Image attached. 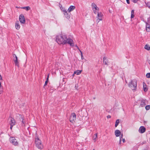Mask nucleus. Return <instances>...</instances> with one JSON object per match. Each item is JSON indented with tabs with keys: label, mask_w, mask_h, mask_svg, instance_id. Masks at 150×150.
<instances>
[{
	"label": "nucleus",
	"mask_w": 150,
	"mask_h": 150,
	"mask_svg": "<svg viewBox=\"0 0 150 150\" xmlns=\"http://www.w3.org/2000/svg\"><path fill=\"white\" fill-rule=\"evenodd\" d=\"M56 40L59 44L64 45L68 43L70 46L73 47L74 46L73 40L71 39L67 38L65 35L57 36Z\"/></svg>",
	"instance_id": "1"
},
{
	"label": "nucleus",
	"mask_w": 150,
	"mask_h": 150,
	"mask_svg": "<svg viewBox=\"0 0 150 150\" xmlns=\"http://www.w3.org/2000/svg\"><path fill=\"white\" fill-rule=\"evenodd\" d=\"M35 144L36 146L38 149H43V145L42 144L41 141L38 137L35 139Z\"/></svg>",
	"instance_id": "2"
},
{
	"label": "nucleus",
	"mask_w": 150,
	"mask_h": 150,
	"mask_svg": "<svg viewBox=\"0 0 150 150\" xmlns=\"http://www.w3.org/2000/svg\"><path fill=\"white\" fill-rule=\"evenodd\" d=\"M137 82L135 80H132L129 84V86L133 90H135L137 89Z\"/></svg>",
	"instance_id": "3"
},
{
	"label": "nucleus",
	"mask_w": 150,
	"mask_h": 150,
	"mask_svg": "<svg viewBox=\"0 0 150 150\" xmlns=\"http://www.w3.org/2000/svg\"><path fill=\"white\" fill-rule=\"evenodd\" d=\"M91 6L94 13L96 14L97 13L99 12V8L97 6L96 4L94 3H92L91 4Z\"/></svg>",
	"instance_id": "4"
},
{
	"label": "nucleus",
	"mask_w": 150,
	"mask_h": 150,
	"mask_svg": "<svg viewBox=\"0 0 150 150\" xmlns=\"http://www.w3.org/2000/svg\"><path fill=\"white\" fill-rule=\"evenodd\" d=\"M10 141L11 143L15 146H18V143L16 139L14 137H11Z\"/></svg>",
	"instance_id": "5"
},
{
	"label": "nucleus",
	"mask_w": 150,
	"mask_h": 150,
	"mask_svg": "<svg viewBox=\"0 0 150 150\" xmlns=\"http://www.w3.org/2000/svg\"><path fill=\"white\" fill-rule=\"evenodd\" d=\"M76 115L74 113H72L70 117V121L73 123L76 119Z\"/></svg>",
	"instance_id": "6"
},
{
	"label": "nucleus",
	"mask_w": 150,
	"mask_h": 150,
	"mask_svg": "<svg viewBox=\"0 0 150 150\" xmlns=\"http://www.w3.org/2000/svg\"><path fill=\"white\" fill-rule=\"evenodd\" d=\"M10 125H14L16 124V121L15 119L11 116H10L8 119Z\"/></svg>",
	"instance_id": "7"
},
{
	"label": "nucleus",
	"mask_w": 150,
	"mask_h": 150,
	"mask_svg": "<svg viewBox=\"0 0 150 150\" xmlns=\"http://www.w3.org/2000/svg\"><path fill=\"white\" fill-rule=\"evenodd\" d=\"M97 13H98L97 18L98 19L97 20V21H98V23L100 21L102 20V17L103 16V14L101 12H99Z\"/></svg>",
	"instance_id": "8"
},
{
	"label": "nucleus",
	"mask_w": 150,
	"mask_h": 150,
	"mask_svg": "<svg viewBox=\"0 0 150 150\" xmlns=\"http://www.w3.org/2000/svg\"><path fill=\"white\" fill-rule=\"evenodd\" d=\"M19 20L21 23L24 24L25 23V21L24 16L22 14L20 15L19 16Z\"/></svg>",
	"instance_id": "9"
},
{
	"label": "nucleus",
	"mask_w": 150,
	"mask_h": 150,
	"mask_svg": "<svg viewBox=\"0 0 150 150\" xmlns=\"http://www.w3.org/2000/svg\"><path fill=\"white\" fill-rule=\"evenodd\" d=\"M146 131V128L144 126H141L139 129V132L141 133H143L145 132Z\"/></svg>",
	"instance_id": "10"
},
{
	"label": "nucleus",
	"mask_w": 150,
	"mask_h": 150,
	"mask_svg": "<svg viewBox=\"0 0 150 150\" xmlns=\"http://www.w3.org/2000/svg\"><path fill=\"white\" fill-rule=\"evenodd\" d=\"M13 60L14 62L15 66H17L18 67H19V62L18 59V58H16V59L13 58Z\"/></svg>",
	"instance_id": "11"
},
{
	"label": "nucleus",
	"mask_w": 150,
	"mask_h": 150,
	"mask_svg": "<svg viewBox=\"0 0 150 150\" xmlns=\"http://www.w3.org/2000/svg\"><path fill=\"white\" fill-rule=\"evenodd\" d=\"M146 100H142L140 103V106H141V107L144 106L146 105Z\"/></svg>",
	"instance_id": "12"
},
{
	"label": "nucleus",
	"mask_w": 150,
	"mask_h": 150,
	"mask_svg": "<svg viewBox=\"0 0 150 150\" xmlns=\"http://www.w3.org/2000/svg\"><path fill=\"white\" fill-rule=\"evenodd\" d=\"M75 7L73 6H71L68 10V11L70 12L75 9Z\"/></svg>",
	"instance_id": "13"
},
{
	"label": "nucleus",
	"mask_w": 150,
	"mask_h": 150,
	"mask_svg": "<svg viewBox=\"0 0 150 150\" xmlns=\"http://www.w3.org/2000/svg\"><path fill=\"white\" fill-rule=\"evenodd\" d=\"M115 134L116 137H119L121 134V132L119 130H116L115 131Z\"/></svg>",
	"instance_id": "14"
},
{
	"label": "nucleus",
	"mask_w": 150,
	"mask_h": 150,
	"mask_svg": "<svg viewBox=\"0 0 150 150\" xmlns=\"http://www.w3.org/2000/svg\"><path fill=\"white\" fill-rule=\"evenodd\" d=\"M19 119L22 122V125H24V123L25 122V121H24V119H23V117L21 116V115H19Z\"/></svg>",
	"instance_id": "15"
},
{
	"label": "nucleus",
	"mask_w": 150,
	"mask_h": 150,
	"mask_svg": "<svg viewBox=\"0 0 150 150\" xmlns=\"http://www.w3.org/2000/svg\"><path fill=\"white\" fill-rule=\"evenodd\" d=\"M150 26L149 24L148 23H146V31L147 32H149L150 31Z\"/></svg>",
	"instance_id": "16"
},
{
	"label": "nucleus",
	"mask_w": 150,
	"mask_h": 150,
	"mask_svg": "<svg viewBox=\"0 0 150 150\" xmlns=\"http://www.w3.org/2000/svg\"><path fill=\"white\" fill-rule=\"evenodd\" d=\"M103 62L105 65H108V60L106 59V57H104L103 58Z\"/></svg>",
	"instance_id": "17"
},
{
	"label": "nucleus",
	"mask_w": 150,
	"mask_h": 150,
	"mask_svg": "<svg viewBox=\"0 0 150 150\" xmlns=\"http://www.w3.org/2000/svg\"><path fill=\"white\" fill-rule=\"evenodd\" d=\"M143 87L144 91L145 92L147 91L148 90V88L146 87V84L144 82H143Z\"/></svg>",
	"instance_id": "18"
},
{
	"label": "nucleus",
	"mask_w": 150,
	"mask_h": 150,
	"mask_svg": "<svg viewBox=\"0 0 150 150\" xmlns=\"http://www.w3.org/2000/svg\"><path fill=\"white\" fill-rule=\"evenodd\" d=\"M20 25L19 24L18 21H16L15 24V28L17 30H19L20 28Z\"/></svg>",
	"instance_id": "19"
},
{
	"label": "nucleus",
	"mask_w": 150,
	"mask_h": 150,
	"mask_svg": "<svg viewBox=\"0 0 150 150\" xmlns=\"http://www.w3.org/2000/svg\"><path fill=\"white\" fill-rule=\"evenodd\" d=\"M82 71V70H77L74 71L73 74H76V75H79L81 73Z\"/></svg>",
	"instance_id": "20"
},
{
	"label": "nucleus",
	"mask_w": 150,
	"mask_h": 150,
	"mask_svg": "<svg viewBox=\"0 0 150 150\" xmlns=\"http://www.w3.org/2000/svg\"><path fill=\"white\" fill-rule=\"evenodd\" d=\"M97 137V134L96 133L94 134L93 136V139L94 142H95L96 141V139Z\"/></svg>",
	"instance_id": "21"
},
{
	"label": "nucleus",
	"mask_w": 150,
	"mask_h": 150,
	"mask_svg": "<svg viewBox=\"0 0 150 150\" xmlns=\"http://www.w3.org/2000/svg\"><path fill=\"white\" fill-rule=\"evenodd\" d=\"M134 11L133 10H132L131 12V18H134Z\"/></svg>",
	"instance_id": "22"
},
{
	"label": "nucleus",
	"mask_w": 150,
	"mask_h": 150,
	"mask_svg": "<svg viewBox=\"0 0 150 150\" xmlns=\"http://www.w3.org/2000/svg\"><path fill=\"white\" fill-rule=\"evenodd\" d=\"M144 48L147 50H150V46L148 45H146L144 47Z\"/></svg>",
	"instance_id": "23"
},
{
	"label": "nucleus",
	"mask_w": 150,
	"mask_h": 150,
	"mask_svg": "<svg viewBox=\"0 0 150 150\" xmlns=\"http://www.w3.org/2000/svg\"><path fill=\"white\" fill-rule=\"evenodd\" d=\"M119 122L120 120L119 119H117L116 120L115 125V127H116L118 126L119 123Z\"/></svg>",
	"instance_id": "24"
},
{
	"label": "nucleus",
	"mask_w": 150,
	"mask_h": 150,
	"mask_svg": "<svg viewBox=\"0 0 150 150\" xmlns=\"http://www.w3.org/2000/svg\"><path fill=\"white\" fill-rule=\"evenodd\" d=\"M22 8L25 9L26 11H28L30 9V7L28 6L23 7H22Z\"/></svg>",
	"instance_id": "25"
},
{
	"label": "nucleus",
	"mask_w": 150,
	"mask_h": 150,
	"mask_svg": "<svg viewBox=\"0 0 150 150\" xmlns=\"http://www.w3.org/2000/svg\"><path fill=\"white\" fill-rule=\"evenodd\" d=\"M65 16L67 18L69 19L70 18V16L68 14V13H67V14H64Z\"/></svg>",
	"instance_id": "26"
},
{
	"label": "nucleus",
	"mask_w": 150,
	"mask_h": 150,
	"mask_svg": "<svg viewBox=\"0 0 150 150\" xmlns=\"http://www.w3.org/2000/svg\"><path fill=\"white\" fill-rule=\"evenodd\" d=\"M145 109L146 110H149L150 109V105H147L145 107Z\"/></svg>",
	"instance_id": "27"
},
{
	"label": "nucleus",
	"mask_w": 150,
	"mask_h": 150,
	"mask_svg": "<svg viewBox=\"0 0 150 150\" xmlns=\"http://www.w3.org/2000/svg\"><path fill=\"white\" fill-rule=\"evenodd\" d=\"M146 76L147 78H150V73H147L146 75Z\"/></svg>",
	"instance_id": "28"
},
{
	"label": "nucleus",
	"mask_w": 150,
	"mask_h": 150,
	"mask_svg": "<svg viewBox=\"0 0 150 150\" xmlns=\"http://www.w3.org/2000/svg\"><path fill=\"white\" fill-rule=\"evenodd\" d=\"M80 52L81 53V59H83L84 58H83V55L82 52H81V50H80Z\"/></svg>",
	"instance_id": "29"
},
{
	"label": "nucleus",
	"mask_w": 150,
	"mask_h": 150,
	"mask_svg": "<svg viewBox=\"0 0 150 150\" xmlns=\"http://www.w3.org/2000/svg\"><path fill=\"white\" fill-rule=\"evenodd\" d=\"M123 134H121V136H120V140H122V139H123Z\"/></svg>",
	"instance_id": "30"
},
{
	"label": "nucleus",
	"mask_w": 150,
	"mask_h": 150,
	"mask_svg": "<svg viewBox=\"0 0 150 150\" xmlns=\"http://www.w3.org/2000/svg\"><path fill=\"white\" fill-rule=\"evenodd\" d=\"M13 58H14L15 59H16V58H17V57L15 54H13Z\"/></svg>",
	"instance_id": "31"
},
{
	"label": "nucleus",
	"mask_w": 150,
	"mask_h": 150,
	"mask_svg": "<svg viewBox=\"0 0 150 150\" xmlns=\"http://www.w3.org/2000/svg\"><path fill=\"white\" fill-rule=\"evenodd\" d=\"M48 82H47V81H45V84L44 85V87L45 86H46L47 85V83H48Z\"/></svg>",
	"instance_id": "32"
},
{
	"label": "nucleus",
	"mask_w": 150,
	"mask_h": 150,
	"mask_svg": "<svg viewBox=\"0 0 150 150\" xmlns=\"http://www.w3.org/2000/svg\"><path fill=\"white\" fill-rule=\"evenodd\" d=\"M63 12L64 14H66L67 13V11L65 10H63Z\"/></svg>",
	"instance_id": "33"
},
{
	"label": "nucleus",
	"mask_w": 150,
	"mask_h": 150,
	"mask_svg": "<svg viewBox=\"0 0 150 150\" xmlns=\"http://www.w3.org/2000/svg\"><path fill=\"white\" fill-rule=\"evenodd\" d=\"M63 12L64 14H66L67 13V11L65 10H63Z\"/></svg>",
	"instance_id": "34"
},
{
	"label": "nucleus",
	"mask_w": 150,
	"mask_h": 150,
	"mask_svg": "<svg viewBox=\"0 0 150 150\" xmlns=\"http://www.w3.org/2000/svg\"><path fill=\"white\" fill-rule=\"evenodd\" d=\"M49 75V74L47 75V78L46 79V81H47V82H48V81Z\"/></svg>",
	"instance_id": "35"
},
{
	"label": "nucleus",
	"mask_w": 150,
	"mask_h": 150,
	"mask_svg": "<svg viewBox=\"0 0 150 150\" xmlns=\"http://www.w3.org/2000/svg\"><path fill=\"white\" fill-rule=\"evenodd\" d=\"M137 0H132V1L134 3H137Z\"/></svg>",
	"instance_id": "36"
},
{
	"label": "nucleus",
	"mask_w": 150,
	"mask_h": 150,
	"mask_svg": "<svg viewBox=\"0 0 150 150\" xmlns=\"http://www.w3.org/2000/svg\"><path fill=\"white\" fill-rule=\"evenodd\" d=\"M126 0L127 3L128 4H129L130 3L129 0Z\"/></svg>",
	"instance_id": "37"
},
{
	"label": "nucleus",
	"mask_w": 150,
	"mask_h": 150,
	"mask_svg": "<svg viewBox=\"0 0 150 150\" xmlns=\"http://www.w3.org/2000/svg\"><path fill=\"white\" fill-rule=\"evenodd\" d=\"M111 116H110V115H108V116H107V118H108H108H111Z\"/></svg>",
	"instance_id": "38"
},
{
	"label": "nucleus",
	"mask_w": 150,
	"mask_h": 150,
	"mask_svg": "<svg viewBox=\"0 0 150 150\" xmlns=\"http://www.w3.org/2000/svg\"><path fill=\"white\" fill-rule=\"evenodd\" d=\"M122 142H123V143H124V142H125V139H124V138H123V139H122Z\"/></svg>",
	"instance_id": "39"
},
{
	"label": "nucleus",
	"mask_w": 150,
	"mask_h": 150,
	"mask_svg": "<svg viewBox=\"0 0 150 150\" xmlns=\"http://www.w3.org/2000/svg\"><path fill=\"white\" fill-rule=\"evenodd\" d=\"M14 125H10V129L11 130H12V127Z\"/></svg>",
	"instance_id": "40"
},
{
	"label": "nucleus",
	"mask_w": 150,
	"mask_h": 150,
	"mask_svg": "<svg viewBox=\"0 0 150 150\" xmlns=\"http://www.w3.org/2000/svg\"><path fill=\"white\" fill-rule=\"evenodd\" d=\"M0 80H2V77L1 76V75L0 74Z\"/></svg>",
	"instance_id": "41"
},
{
	"label": "nucleus",
	"mask_w": 150,
	"mask_h": 150,
	"mask_svg": "<svg viewBox=\"0 0 150 150\" xmlns=\"http://www.w3.org/2000/svg\"><path fill=\"white\" fill-rule=\"evenodd\" d=\"M122 140H120V141H119V144L120 145V144H121V142Z\"/></svg>",
	"instance_id": "42"
},
{
	"label": "nucleus",
	"mask_w": 150,
	"mask_h": 150,
	"mask_svg": "<svg viewBox=\"0 0 150 150\" xmlns=\"http://www.w3.org/2000/svg\"><path fill=\"white\" fill-rule=\"evenodd\" d=\"M76 47L80 51V50L79 48L76 45Z\"/></svg>",
	"instance_id": "43"
},
{
	"label": "nucleus",
	"mask_w": 150,
	"mask_h": 150,
	"mask_svg": "<svg viewBox=\"0 0 150 150\" xmlns=\"http://www.w3.org/2000/svg\"><path fill=\"white\" fill-rule=\"evenodd\" d=\"M93 150H95L94 149H93Z\"/></svg>",
	"instance_id": "44"
}]
</instances>
